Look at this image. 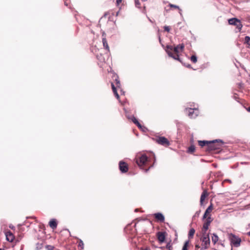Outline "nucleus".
<instances>
[{"instance_id": "1", "label": "nucleus", "mask_w": 250, "mask_h": 250, "mask_svg": "<svg viewBox=\"0 0 250 250\" xmlns=\"http://www.w3.org/2000/svg\"><path fill=\"white\" fill-rule=\"evenodd\" d=\"M185 45L183 43L179 44L175 47L167 45L166 46L165 50L169 57L180 62H182V59L179 57L178 53L180 52V51H182Z\"/></svg>"}, {"instance_id": "2", "label": "nucleus", "mask_w": 250, "mask_h": 250, "mask_svg": "<svg viewBox=\"0 0 250 250\" xmlns=\"http://www.w3.org/2000/svg\"><path fill=\"white\" fill-rule=\"evenodd\" d=\"M151 227V223L147 220H144L143 221H138L135 225L136 229H139L144 233L147 232V229Z\"/></svg>"}, {"instance_id": "3", "label": "nucleus", "mask_w": 250, "mask_h": 250, "mask_svg": "<svg viewBox=\"0 0 250 250\" xmlns=\"http://www.w3.org/2000/svg\"><path fill=\"white\" fill-rule=\"evenodd\" d=\"M208 150L213 151L220 149L223 145V141L221 140H215L209 141Z\"/></svg>"}, {"instance_id": "4", "label": "nucleus", "mask_w": 250, "mask_h": 250, "mask_svg": "<svg viewBox=\"0 0 250 250\" xmlns=\"http://www.w3.org/2000/svg\"><path fill=\"white\" fill-rule=\"evenodd\" d=\"M202 241V247L200 250H206L208 249L210 244L209 234L207 233H203L202 237L200 238Z\"/></svg>"}, {"instance_id": "5", "label": "nucleus", "mask_w": 250, "mask_h": 250, "mask_svg": "<svg viewBox=\"0 0 250 250\" xmlns=\"http://www.w3.org/2000/svg\"><path fill=\"white\" fill-rule=\"evenodd\" d=\"M229 237L230 242V244L232 246L235 247H238L240 245V243L241 242L240 238L233 233H230Z\"/></svg>"}, {"instance_id": "6", "label": "nucleus", "mask_w": 250, "mask_h": 250, "mask_svg": "<svg viewBox=\"0 0 250 250\" xmlns=\"http://www.w3.org/2000/svg\"><path fill=\"white\" fill-rule=\"evenodd\" d=\"M148 160V158L146 154H142L139 158H136V163L138 166L143 169V167L146 164Z\"/></svg>"}, {"instance_id": "7", "label": "nucleus", "mask_w": 250, "mask_h": 250, "mask_svg": "<svg viewBox=\"0 0 250 250\" xmlns=\"http://www.w3.org/2000/svg\"><path fill=\"white\" fill-rule=\"evenodd\" d=\"M230 25H234L236 26V28L240 31L242 27V25L241 23L240 20H238L237 18H233L229 20L228 21Z\"/></svg>"}, {"instance_id": "8", "label": "nucleus", "mask_w": 250, "mask_h": 250, "mask_svg": "<svg viewBox=\"0 0 250 250\" xmlns=\"http://www.w3.org/2000/svg\"><path fill=\"white\" fill-rule=\"evenodd\" d=\"M187 112H188V116L191 118H195L198 114V110L196 108H189L186 109Z\"/></svg>"}, {"instance_id": "9", "label": "nucleus", "mask_w": 250, "mask_h": 250, "mask_svg": "<svg viewBox=\"0 0 250 250\" xmlns=\"http://www.w3.org/2000/svg\"><path fill=\"white\" fill-rule=\"evenodd\" d=\"M156 142L160 145L162 146H167L170 145L169 142L165 137H159L156 139Z\"/></svg>"}, {"instance_id": "10", "label": "nucleus", "mask_w": 250, "mask_h": 250, "mask_svg": "<svg viewBox=\"0 0 250 250\" xmlns=\"http://www.w3.org/2000/svg\"><path fill=\"white\" fill-rule=\"evenodd\" d=\"M119 167L120 170L122 173H125L127 172L128 170L127 164L123 161H121L119 162Z\"/></svg>"}, {"instance_id": "11", "label": "nucleus", "mask_w": 250, "mask_h": 250, "mask_svg": "<svg viewBox=\"0 0 250 250\" xmlns=\"http://www.w3.org/2000/svg\"><path fill=\"white\" fill-rule=\"evenodd\" d=\"M157 238L160 243L164 242L165 240V232L159 231L157 233Z\"/></svg>"}, {"instance_id": "12", "label": "nucleus", "mask_w": 250, "mask_h": 250, "mask_svg": "<svg viewBox=\"0 0 250 250\" xmlns=\"http://www.w3.org/2000/svg\"><path fill=\"white\" fill-rule=\"evenodd\" d=\"M212 209H213V205H212V204L211 203L210 205L206 209V210L204 213V214L203 216V219H204L208 217V214L212 211Z\"/></svg>"}, {"instance_id": "13", "label": "nucleus", "mask_w": 250, "mask_h": 250, "mask_svg": "<svg viewBox=\"0 0 250 250\" xmlns=\"http://www.w3.org/2000/svg\"><path fill=\"white\" fill-rule=\"evenodd\" d=\"M155 218L161 222H163L165 221V217L161 213H156L154 214Z\"/></svg>"}, {"instance_id": "14", "label": "nucleus", "mask_w": 250, "mask_h": 250, "mask_svg": "<svg viewBox=\"0 0 250 250\" xmlns=\"http://www.w3.org/2000/svg\"><path fill=\"white\" fill-rule=\"evenodd\" d=\"M5 235L7 241L12 242L14 240V236L11 231L6 232Z\"/></svg>"}, {"instance_id": "15", "label": "nucleus", "mask_w": 250, "mask_h": 250, "mask_svg": "<svg viewBox=\"0 0 250 250\" xmlns=\"http://www.w3.org/2000/svg\"><path fill=\"white\" fill-rule=\"evenodd\" d=\"M49 226L52 229H55L57 227V223L54 219L51 220L49 223Z\"/></svg>"}, {"instance_id": "16", "label": "nucleus", "mask_w": 250, "mask_h": 250, "mask_svg": "<svg viewBox=\"0 0 250 250\" xmlns=\"http://www.w3.org/2000/svg\"><path fill=\"white\" fill-rule=\"evenodd\" d=\"M209 142L208 141H199L198 144L201 147L206 146L207 149L208 150Z\"/></svg>"}, {"instance_id": "17", "label": "nucleus", "mask_w": 250, "mask_h": 250, "mask_svg": "<svg viewBox=\"0 0 250 250\" xmlns=\"http://www.w3.org/2000/svg\"><path fill=\"white\" fill-rule=\"evenodd\" d=\"M102 42H103L104 47L107 50V51L109 52V47L108 45V43H107V41H106L105 38H104V37L103 38Z\"/></svg>"}, {"instance_id": "18", "label": "nucleus", "mask_w": 250, "mask_h": 250, "mask_svg": "<svg viewBox=\"0 0 250 250\" xmlns=\"http://www.w3.org/2000/svg\"><path fill=\"white\" fill-rule=\"evenodd\" d=\"M195 230L194 229H193V228H191L189 229L188 233V238L189 240V239L193 238L194 234L195 233Z\"/></svg>"}, {"instance_id": "19", "label": "nucleus", "mask_w": 250, "mask_h": 250, "mask_svg": "<svg viewBox=\"0 0 250 250\" xmlns=\"http://www.w3.org/2000/svg\"><path fill=\"white\" fill-rule=\"evenodd\" d=\"M208 195V193L207 191H203V193L201 194V197H200V204L201 205H203V201L205 200V198Z\"/></svg>"}, {"instance_id": "20", "label": "nucleus", "mask_w": 250, "mask_h": 250, "mask_svg": "<svg viewBox=\"0 0 250 250\" xmlns=\"http://www.w3.org/2000/svg\"><path fill=\"white\" fill-rule=\"evenodd\" d=\"M111 86H112V89L113 92L114 94L115 95V96L117 98V99H119V95L118 93H117L116 88L115 87L113 83H111Z\"/></svg>"}, {"instance_id": "21", "label": "nucleus", "mask_w": 250, "mask_h": 250, "mask_svg": "<svg viewBox=\"0 0 250 250\" xmlns=\"http://www.w3.org/2000/svg\"><path fill=\"white\" fill-rule=\"evenodd\" d=\"M210 224H208V222H205L203 224L202 231H203V233H206V231L208 229V227L209 226Z\"/></svg>"}, {"instance_id": "22", "label": "nucleus", "mask_w": 250, "mask_h": 250, "mask_svg": "<svg viewBox=\"0 0 250 250\" xmlns=\"http://www.w3.org/2000/svg\"><path fill=\"white\" fill-rule=\"evenodd\" d=\"M97 59L101 62H105V58L100 53V54H97L96 55Z\"/></svg>"}, {"instance_id": "23", "label": "nucleus", "mask_w": 250, "mask_h": 250, "mask_svg": "<svg viewBox=\"0 0 250 250\" xmlns=\"http://www.w3.org/2000/svg\"><path fill=\"white\" fill-rule=\"evenodd\" d=\"M195 150V147L194 145H191L188 148L187 150V152L188 153H192L193 152H194Z\"/></svg>"}, {"instance_id": "24", "label": "nucleus", "mask_w": 250, "mask_h": 250, "mask_svg": "<svg viewBox=\"0 0 250 250\" xmlns=\"http://www.w3.org/2000/svg\"><path fill=\"white\" fill-rule=\"evenodd\" d=\"M189 240H186L184 243V246L183 247L182 250H188V248L189 246Z\"/></svg>"}, {"instance_id": "25", "label": "nucleus", "mask_w": 250, "mask_h": 250, "mask_svg": "<svg viewBox=\"0 0 250 250\" xmlns=\"http://www.w3.org/2000/svg\"><path fill=\"white\" fill-rule=\"evenodd\" d=\"M218 241V236L215 234L213 233L212 236V241L214 244H215Z\"/></svg>"}, {"instance_id": "26", "label": "nucleus", "mask_w": 250, "mask_h": 250, "mask_svg": "<svg viewBox=\"0 0 250 250\" xmlns=\"http://www.w3.org/2000/svg\"><path fill=\"white\" fill-rule=\"evenodd\" d=\"M244 42L249 45H250V37L249 36H246L244 39Z\"/></svg>"}, {"instance_id": "27", "label": "nucleus", "mask_w": 250, "mask_h": 250, "mask_svg": "<svg viewBox=\"0 0 250 250\" xmlns=\"http://www.w3.org/2000/svg\"><path fill=\"white\" fill-rule=\"evenodd\" d=\"M190 60L194 63H196L197 61V58L195 55H192L190 57Z\"/></svg>"}, {"instance_id": "28", "label": "nucleus", "mask_w": 250, "mask_h": 250, "mask_svg": "<svg viewBox=\"0 0 250 250\" xmlns=\"http://www.w3.org/2000/svg\"><path fill=\"white\" fill-rule=\"evenodd\" d=\"M205 222H208V224H210L211 222L212 221V219L211 217H210V215L209 216H208Z\"/></svg>"}, {"instance_id": "29", "label": "nucleus", "mask_w": 250, "mask_h": 250, "mask_svg": "<svg viewBox=\"0 0 250 250\" xmlns=\"http://www.w3.org/2000/svg\"><path fill=\"white\" fill-rule=\"evenodd\" d=\"M135 4L136 7H137L138 8H140L141 3L140 2L139 0H135Z\"/></svg>"}, {"instance_id": "30", "label": "nucleus", "mask_w": 250, "mask_h": 250, "mask_svg": "<svg viewBox=\"0 0 250 250\" xmlns=\"http://www.w3.org/2000/svg\"><path fill=\"white\" fill-rule=\"evenodd\" d=\"M46 249L47 250H53L54 249V247L51 245H46Z\"/></svg>"}, {"instance_id": "31", "label": "nucleus", "mask_w": 250, "mask_h": 250, "mask_svg": "<svg viewBox=\"0 0 250 250\" xmlns=\"http://www.w3.org/2000/svg\"><path fill=\"white\" fill-rule=\"evenodd\" d=\"M83 243L82 240H80L78 246L81 247L82 249L83 248Z\"/></svg>"}, {"instance_id": "32", "label": "nucleus", "mask_w": 250, "mask_h": 250, "mask_svg": "<svg viewBox=\"0 0 250 250\" xmlns=\"http://www.w3.org/2000/svg\"><path fill=\"white\" fill-rule=\"evenodd\" d=\"M115 82L117 87H119L120 86V83L118 78L115 79Z\"/></svg>"}, {"instance_id": "33", "label": "nucleus", "mask_w": 250, "mask_h": 250, "mask_svg": "<svg viewBox=\"0 0 250 250\" xmlns=\"http://www.w3.org/2000/svg\"><path fill=\"white\" fill-rule=\"evenodd\" d=\"M184 66H186L188 68H191V65L189 64H186V63H184L182 61V62H181Z\"/></svg>"}, {"instance_id": "34", "label": "nucleus", "mask_w": 250, "mask_h": 250, "mask_svg": "<svg viewBox=\"0 0 250 250\" xmlns=\"http://www.w3.org/2000/svg\"><path fill=\"white\" fill-rule=\"evenodd\" d=\"M131 120L135 124H136L137 123V122H138V120H137L136 118H135L134 117H133L132 118H131Z\"/></svg>"}, {"instance_id": "35", "label": "nucleus", "mask_w": 250, "mask_h": 250, "mask_svg": "<svg viewBox=\"0 0 250 250\" xmlns=\"http://www.w3.org/2000/svg\"><path fill=\"white\" fill-rule=\"evenodd\" d=\"M169 6L170 7H174V8H178L179 9H180L179 7L177 5H174V4H169Z\"/></svg>"}, {"instance_id": "36", "label": "nucleus", "mask_w": 250, "mask_h": 250, "mask_svg": "<svg viewBox=\"0 0 250 250\" xmlns=\"http://www.w3.org/2000/svg\"><path fill=\"white\" fill-rule=\"evenodd\" d=\"M164 30L167 32H169L170 31V28L169 26H165L164 27Z\"/></svg>"}, {"instance_id": "37", "label": "nucleus", "mask_w": 250, "mask_h": 250, "mask_svg": "<svg viewBox=\"0 0 250 250\" xmlns=\"http://www.w3.org/2000/svg\"><path fill=\"white\" fill-rule=\"evenodd\" d=\"M42 244H39V243H38L37 244V249H40L42 248Z\"/></svg>"}, {"instance_id": "38", "label": "nucleus", "mask_w": 250, "mask_h": 250, "mask_svg": "<svg viewBox=\"0 0 250 250\" xmlns=\"http://www.w3.org/2000/svg\"><path fill=\"white\" fill-rule=\"evenodd\" d=\"M122 0H116V5L117 6H119L120 4L122 2Z\"/></svg>"}, {"instance_id": "39", "label": "nucleus", "mask_w": 250, "mask_h": 250, "mask_svg": "<svg viewBox=\"0 0 250 250\" xmlns=\"http://www.w3.org/2000/svg\"><path fill=\"white\" fill-rule=\"evenodd\" d=\"M167 248L169 250H171L172 249V246L170 245V244H168L167 245Z\"/></svg>"}, {"instance_id": "40", "label": "nucleus", "mask_w": 250, "mask_h": 250, "mask_svg": "<svg viewBox=\"0 0 250 250\" xmlns=\"http://www.w3.org/2000/svg\"><path fill=\"white\" fill-rule=\"evenodd\" d=\"M139 128H142V126L139 123V122H137V123L136 124H135Z\"/></svg>"}, {"instance_id": "41", "label": "nucleus", "mask_w": 250, "mask_h": 250, "mask_svg": "<svg viewBox=\"0 0 250 250\" xmlns=\"http://www.w3.org/2000/svg\"><path fill=\"white\" fill-rule=\"evenodd\" d=\"M201 247H200V245L199 244H196L195 246V249L198 250L199 248L201 249Z\"/></svg>"}, {"instance_id": "42", "label": "nucleus", "mask_w": 250, "mask_h": 250, "mask_svg": "<svg viewBox=\"0 0 250 250\" xmlns=\"http://www.w3.org/2000/svg\"><path fill=\"white\" fill-rule=\"evenodd\" d=\"M152 166H151L149 167L148 168L146 169H145V172H147V171L149 170V169L151 167H152Z\"/></svg>"}, {"instance_id": "43", "label": "nucleus", "mask_w": 250, "mask_h": 250, "mask_svg": "<svg viewBox=\"0 0 250 250\" xmlns=\"http://www.w3.org/2000/svg\"><path fill=\"white\" fill-rule=\"evenodd\" d=\"M142 250H149V249L148 248H145L144 249H143Z\"/></svg>"}, {"instance_id": "44", "label": "nucleus", "mask_w": 250, "mask_h": 250, "mask_svg": "<svg viewBox=\"0 0 250 250\" xmlns=\"http://www.w3.org/2000/svg\"><path fill=\"white\" fill-rule=\"evenodd\" d=\"M247 111L250 112V106L247 108Z\"/></svg>"}, {"instance_id": "45", "label": "nucleus", "mask_w": 250, "mask_h": 250, "mask_svg": "<svg viewBox=\"0 0 250 250\" xmlns=\"http://www.w3.org/2000/svg\"><path fill=\"white\" fill-rule=\"evenodd\" d=\"M247 234L250 236V231L247 233Z\"/></svg>"}, {"instance_id": "46", "label": "nucleus", "mask_w": 250, "mask_h": 250, "mask_svg": "<svg viewBox=\"0 0 250 250\" xmlns=\"http://www.w3.org/2000/svg\"><path fill=\"white\" fill-rule=\"evenodd\" d=\"M142 0V1H146L147 0Z\"/></svg>"}, {"instance_id": "47", "label": "nucleus", "mask_w": 250, "mask_h": 250, "mask_svg": "<svg viewBox=\"0 0 250 250\" xmlns=\"http://www.w3.org/2000/svg\"><path fill=\"white\" fill-rule=\"evenodd\" d=\"M199 212L198 211L196 212V214H199Z\"/></svg>"}, {"instance_id": "48", "label": "nucleus", "mask_w": 250, "mask_h": 250, "mask_svg": "<svg viewBox=\"0 0 250 250\" xmlns=\"http://www.w3.org/2000/svg\"><path fill=\"white\" fill-rule=\"evenodd\" d=\"M9 228H12V229L13 228L12 226H9Z\"/></svg>"}, {"instance_id": "49", "label": "nucleus", "mask_w": 250, "mask_h": 250, "mask_svg": "<svg viewBox=\"0 0 250 250\" xmlns=\"http://www.w3.org/2000/svg\"><path fill=\"white\" fill-rule=\"evenodd\" d=\"M9 228H12V229L13 228L12 226H9Z\"/></svg>"}, {"instance_id": "50", "label": "nucleus", "mask_w": 250, "mask_h": 250, "mask_svg": "<svg viewBox=\"0 0 250 250\" xmlns=\"http://www.w3.org/2000/svg\"><path fill=\"white\" fill-rule=\"evenodd\" d=\"M0 250H4V249L0 248Z\"/></svg>"}, {"instance_id": "51", "label": "nucleus", "mask_w": 250, "mask_h": 250, "mask_svg": "<svg viewBox=\"0 0 250 250\" xmlns=\"http://www.w3.org/2000/svg\"><path fill=\"white\" fill-rule=\"evenodd\" d=\"M149 20L150 22H152L151 20L150 19H149Z\"/></svg>"}, {"instance_id": "52", "label": "nucleus", "mask_w": 250, "mask_h": 250, "mask_svg": "<svg viewBox=\"0 0 250 250\" xmlns=\"http://www.w3.org/2000/svg\"><path fill=\"white\" fill-rule=\"evenodd\" d=\"M159 41L161 42V39L160 37H159Z\"/></svg>"}, {"instance_id": "53", "label": "nucleus", "mask_w": 250, "mask_h": 250, "mask_svg": "<svg viewBox=\"0 0 250 250\" xmlns=\"http://www.w3.org/2000/svg\"><path fill=\"white\" fill-rule=\"evenodd\" d=\"M195 250H197V249H195Z\"/></svg>"}]
</instances>
